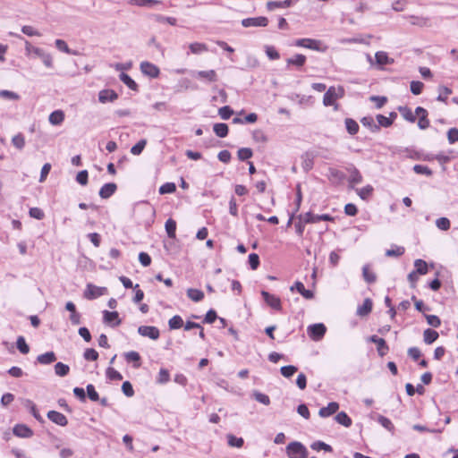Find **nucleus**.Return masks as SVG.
<instances>
[{"mask_svg":"<svg viewBox=\"0 0 458 458\" xmlns=\"http://www.w3.org/2000/svg\"><path fill=\"white\" fill-rule=\"evenodd\" d=\"M293 46L304 47L321 53L326 52L327 49V47L325 46L321 40L310 38H298L293 43Z\"/></svg>","mask_w":458,"mask_h":458,"instance_id":"1","label":"nucleus"},{"mask_svg":"<svg viewBox=\"0 0 458 458\" xmlns=\"http://www.w3.org/2000/svg\"><path fill=\"white\" fill-rule=\"evenodd\" d=\"M344 96V89L342 86H339L337 89L330 87L324 94L323 104L325 106H335V109H337L338 105L336 104V99L342 98Z\"/></svg>","mask_w":458,"mask_h":458,"instance_id":"2","label":"nucleus"},{"mask_svg":"<svg viewBox=\"0 0 458 458\" xmlns=\"http://www.w3.org/2000/svg\"><path fill=\"white\" fill-rule=\"evenodd\" d=\"M286 454L289 458H307L308 450L305 445L299 441H293L286 446Z\"/></svg>","mask_w":458,"mask_h":458,"instance_id":"3","label":"nucleus"},{"mask_svg":"<svg viewBox=\"0 0 458 458\" xmlns=\"http://www.w3.org/2000/svg\"><path fill=\"white\" fill-rule=\"evenodd\" d=\"M299 219L303 220L305 224H316L320 221H333L334 217L329 214L314 215L312 212L309 211L303 215H300Z\"/></svg>","mask_w":458,"mask_h":458,"instance_id":"4","label":"nucleus"},{"mask_svg":"<svg viewBox=\"0 0 458 458\" xmlns=\"http://www.w3.org/2000/svg\"><path fill=\"white\" fill-rule=\"evenodd\" d=\"M309 336L314 341H319L327 332V327L323 323L310 325L307 328Z\"/></svg>","mask_w":458,"mask_h":458,"instance_id":"5","label":"nucleus"},{"mask_svg":"<svg viewBox=\"0 0 458 458\" xmlns=\"http://www.w3.org/2000/svg\"><path fill=\"white\" fill-rule=\"evenodd\" d=\"M140 69L144 75L152 79L157 78L160 74L159 68L156 64L148 61L141 62L140 64Z\"/></svg>","mask_w":458,"mask_h":458,"instance_id":"6","label":"nucleus"},{"mask_svg":"<svg viewBox=\"0 0 458 458\" xmlns=\"http://www.w3.org/2000/svg\"><path fill=\"white\" fill-rule=\"evenodd\" d=\"M345 170L349 174L348 182L352 186L362 182L363 176L353 164H348Z\"/></svg>","mask_w":458,"mask_h":458,"instance_id":"7","label":"nucleus"},{"mask_svg":"<svg viewBox=\"0 0 458 458\" xmlns=\"http://www.w3.org/2000/svg\"><path fill=\"white\" fill-rule=\"evenodd\" d=\"M138 333L141 336L148 337L151 340H157L160 336L159 329L154 326H140L138 327Z\"/></svg>","mask_w":458,"mask_h":458,"instance_id":"8","label":"nucleus"},{"mask_svg":"<svg viewBox=\"0 0 458 458\" xmlns=\"http://www.w3.org/2000/svg\"><path fill=\"white\" fill-rule=\"evenodd\" d=\"M268 24V19L264 16L245 18L242 21V25L249 27H266Z\"/></svg>","mask_w":458,"mask_h":458,"instance_id":"9","label":"nucleus"},{"mask_svg":"<svg viewBox=\"0 0 458 458\" xmlns=\"http://www.w3.org/2000/svg\"><path fill=\"white\" fill-rule=\"evenodd\" d=\"M106 292V287L96 286L92 284H88L84 292V297L88 300H94Z\"/></svg>","mask_w":458,"mask_h":458,"instance_id":"10","label":"nucleus"},{"mask_svg":"<svg viewBox=\"0 0 458 458\" xmlns=\"http://www.w3.org/2000/svg\"><path fill=\"white\" fill-rule=\"evenodd\" d=\"M261 295L265 301V302L271 307L272 309L276 310H282V303L279 297L269 293L267 291H261Z\"/></svg>","mask_w":458,"mask_h":458,"instance_id":"11","label":"nucleus"},{"mask_svg":"<svg viewBox=\"0 0 458 458\" xmlns=\"http://www.w3.org/2000/svg\"><path fill=\"white\" fill-rule=\"evenodd\" d=\"M415 114L419 116L418 127L420 130L428 129L430 125L429 120L428 118V111L421 106H417L415 109Z\"/></svg>","mask_w":458,"mask_h":458,"instance_id":"12","label":"nucleus"},{"mask_svg":"<svg viewBox=\"0 0 458 458\" xmlns=\"http://www.w3.org/2000/svg\"><path fill=\"white\" fill-rule=\"evenodd\" d=\"M368 341L377 344V353L380 357L385 356L389 350V347L386 344L385 339L380 338L376 335H370L368 338Z\"/></svg>","mask_w":458,"mask_h":458,"instance_id":"13","label":"nucleus"},{"mask_svg":"<svg viewBox=\"0 0 458 458\" xmlns=\"http://www.w3.org/2000/svg\"><path fill=\"white\" fill-rule=\"evenodd\" d=\"M306 56L302 54H295L293 56L286 59V67L294 66L297 70H301L306 64Z\"/></svg>","mask_w":458,"mask_h":458,"instance_id":"14","label":"nucleus"},{"mask_svg":"<svg viewBox=\"0 0 458 458\" xmlns=\"http://www.w3.org/2000/svg\"><path fill=\"white\" fill-rule=\"evenodd\" d=\"M47 419L51 420L53 423L61 426L65 427L68 424L67 418L61 412L56 411H49L47 414Z\"/></svg>","mask_w":458,"mask_h":458,"instance_id":"15","label":"nucleus"},{"mask_svg":"<svg viewBox=\"0 0 458 458\" xmlns=\"http://www.w3.org/2000/svg\"><path fill=\"white\" fill-rule=\"evenodd\" d=\"M13 433L22 438H29L33 436V430L25 424H16L13 428Z\"/></svg>","mask_w":458,"mask_h":458,"instance_id":"16","label":"nucleus"},{"mask_svg":"<svg viewBox=\"0 0 458 458\" xmlns=\"http://www.w3.org/2000/svg\"><path fill=\"white\" fill-rule=\"evenodd\" d=\"M103 319L105 323L109 324L112 327H117L122 323L117 311L104 310Z\"/></svg>","mask_w":458,"mask_h":458,"instance_id":"17","label":"nucleus"},{"mask_svg":"<svg viewBox=\"0 0 458 458\" xmlns=\"http://www.w3.org/2000/svg\"><path fill=\"white\" fill-rule=\"evenodd\" d=\"M117 190V185L114 182L105 183L99 190V196L101 199H106L113 196Z\"/></svg>","mask_w":458,"mask_h":458,"instance_id":"18","label":"nucleus"},{"mask_svg":"<svg viewBox=\"0 0 458 458\" xmlns=\"http://www.w3.org/2000/svg\"><path fill=\"white\" fill-rule=\"evenodd\" d=\"M33 57H38L39 59H41L42 63L44 64V65L47 68H52L53 67V58H52V55L46 52L44 49L42 48H38V49H36L35 50V54L33 55Z\"/></svg>","mask_w":458,"mask_h":458,"instance_id":"19","label":"nucleus"},{"mask_svg":"<svg viewBox=\"0 0 458 458\" xmlns=\"http://www.w3.org/2000/svg\"><path fill=\"white\" fill-rule=\"evenodd\" d=\"M118 98V94L114 89H102L98 93V100L101 103L114 102Z\"/></svg>","mask_w":458,"mask_h":458,"instance_id":"20","label":"nucleus"},{"mask_svg":"<svg viewBox=\"0 0 458 458\" xmlns=\"http://www.w3.org/2000/svg\"><path fill=\"white\" fill-rule=\"evenodd\" d=\"M339 409V404L336 402L329 403L326 407L320 408L318 415L322 418L329 417L335 414Z\"/></svg>","mask_w":458,"mask_h":458,"instance_id":"21","label":"nucleus"},{"mask_svg":"<svg viewBox=\"0 0 458 458\" xmlns=\"http://www.w3.org/2000/svg\"><path fill=\"white\" fill-rule=\"evenodd\" d=\"M298 0L269 1L267 3V9L274 11L276 8H288Z\"/></svg>","mask_w":458,"mask_h":458,"instance_id":"22","label":"nucleus"},{"mask_svg":"<svg viewBox=\"0 0 458 458\" xmlns=\"http://www.w3.org/2000/svg\"><path fill=\"white\" fill-rule=\"evenodd\" d=\"M372 307H373V302H372L371 299L366 298L364 300L363 303L361 305L358 306L356 314L360 317L368 316L371 312Z\"/></svg>","mask_w":458,"mask_h":458,"instance_id":"23","label":"nucleus"},{"mask_svg":"<svg viewBox=\"0 0 458 458\" xmlns=\"http://www.w3.org/2000/svg\"><path fill=\"white\" fill-rule=\"evenodd\" d=\"M194 76L198 79L206 80L208 82H216L217 81V74L215 70L198 71Z\"/></svg>","mask_w":458,"mask_h":458,"instance_id":"24","label":"nucleus"},{"mask_svg":"<svg viewBox=\"0 0 458 458\" xmlns=\"http://www.w3.org/2000/svg\"><path fill=\"white\" fill-rule=\"evenodd\" d=\"M375 59H376V64L380 67L383 65L394 64V59L390 58L388 56L387 53L384 52V51H377L375 54Z\"/></svg>","mask_w":458,"mask_h":458,"instance_id":"25","label":"nucleus"},{"mask_svg":"<svg viewBox=\"0 0 458 458\" xmlns=\"http://www.w3.org/2000/svg\"><path fill=\"white\" fill-rule=\"evenodd\" d=\"M56 360V355L54 352H47L45 353L39 354L37 357V362L42 365H49Z\"/></svg>","mask_w":458,"mask_h":458,"instance_id":"26","label":"nucleus"},{"mask_svg":"<svg viewBox=\"0 0 458 458\" xmlns=\"http://www.w3.org/2000/svg\"><path fill=\"white\" fill-rule=\"evenodd\" d=\"M23 405L30 411L31 415L38 421V422H44V419L39 414L36 404L30 399H25L23 402Z\"/></svg>","mask_w":458,"mask_h":458,"instance_id":"27","label":"nucleus"},{"mask_svg":"<svg viewBox=\"0 0 458 458\" xmlns=\"http://www.w3.org/2000/svg\"><path fill=\"white\" fill-rule=\"evenodd\" d=\"M361 124L368 128L371 132H378L379 125H377L372 116H364L360 119Z\"/></svg>","mask_w":458,"mask_h":458,"instance_id":"28","label":"nucleus"},{"mask_svg":"<svg viewBox=\"0 0 458 458\" xmlns=\"http://www.w3.org/2000/svg\"><path fill=\"white\" fill-rule=\"evenodd\" d=\"M327 178L330 181L340 182L343 180H344L345 174H344V172H342L336 168L329 167L328 173H327Z\"/></svg>","mask_w":458,"mask_h":458,"instance_id":"29","label":"nucleus"},{"mask_svg":"<svg viewBox=\"0 0 458 458\" xmlns=\"http://www.w3.org/2000/svg\"><path fill=\"white\" fill-rule=\"evenodd\" d=\"M397 109L406 121H408L409 123H415L416 114L412 113L410 107L406 106H398Z\"/></svg>","mask_w":458,"mask_h":458,"instance_id":"30","label":"nucleus"},{"mask_svg":"<svg viewBox=\"0 0 458 458\" xmlns=\"http://www.w3.org/2000/svg\"><path fill=\"white\" fill-rule=\"evenodd\" d=\"M438 333L431 328H427L423 332V341L426 344H431L438 338Z\"/></svg>","mask_w":458,"mask_h":458,"instance_id":"31","label":"nucleus"},{"mask_svg":"<svg viewBox=\"0 0 458 458\" xmlns=\"http://www.w3.org/2000/svg\"><path fill=\"white\" fill-rule=\"evenodd\" d=\"M411 23L419 27L430 26V19L423 16L410 15Z\"/></svg>","mask_w":458,"mask_h":458,"instance_id":"32","label":"nucleus"},{"mask_svg":"<svg viewBox=\"0 0 458 458\" xmlns=\"http://www.w3.org/2000/svg\"><path fill=\"white\" fill-rule=\"evenodd\" d=\"M64 113L62 110L53 111L48 117L49 123L53 125H59L64 122Z\"/></svg>","mask_w":458,"mask_h":458,"instance_id":"33","label":"nucleus"},{"mask_svg":"<svg viewBox=\"0 0 458 458\" xmlns=\"http://www.w3.org/2000/svg\"><path fill=\"white\" fill-rule=\"evenodd\" d=\"M119 79L131 90L138 91L139 86L138 84L125 72H121L119 75Z\"/></svg>","mask_w":458,"mask_h":458,"instance_id":"34","label":"nucleus"},{"mask_svg":"<svg viewBox=\"0 0 458 458\" xmlns=\"http://www.w3.org/2000/svg\"><path fill=\"white\" fill-rule=\"evenodd\" d=\"M335 420L337 423H339L346 428L351 427L352 424V419L349 417V415L345 411L338 412L335 415Z\"/></svg>","mask_w":458,"mask_h":458,"instance_id":"35","label":"nucleus"},{"mask_svg":"<svg viewBox=\"0 0 458 458\" xmlns=\"http://www.w3.org/2000/svg\"><path fill=\"white\" fill-rule=\"evenodd\" d=\"M213 131L216 136L220 138H225L228 135L229 128L226 123H217L214 124Z\"/></svg>","mask_w":458,"mask_h":458,"instance_id":"36","label":"nucleus"},{"mask_svg":"<svg viewBox=\"0 0 458 458\" xmlns=\"http://www.w3.org/2000/svg\"><path fill=\"white\" fill-rule=\"evenodd\" d=\"M344 124H345L346 131H348L349 134L355 135L358 133L360 126L354 119L345 118Z\"/></svg>","mask_w":458,"mask_h":458,"instance_id":"37","label":"nucleus"},{"mask_svg":"<svg viewBox=\"0 0 458 458\" xmlns=\"http://www.w3.org/2000/svg\"><path fill=\"white\" fill-rule=\"evenodd\" d=\"M55 45L59 51L66 53L68 55H77L79 54L78 51L71 49L66 44V42L63 39H56L55 41Z\"/></svg>","mask_w":458,"mask_h":458,"instance_id":"38","label":"nucleus"},{"mask_svg":"<svg viewBox=\"0 0 458 458\" xmlns=\"http://www.w3.org/2000/svg\"><path fill=\"white\" fill-rule=\"evenodd\" d=\"M187 296L191 301L199 302L204 299V293L201 290L196 288H189L187 290Z\"/></svg>","mask_w":458,"mask_h":458,"instance_id":"39","label":"nucleus"},{"mask_svg":"<svg viewBox=\"0 0 458 458\" xmlns=\"http://www.w3.org/2000/svg\"><path fill=\"white\" fill-rule=\"evenodd\" d=\"M165 229L169 238L174 239L176 234V222L173 218H168L165 224Z\"/></svg>","mask_w":458,"mask_h":458,"instance_id":"40","label":"nucleus"},{"mask_svg":"<svg viewBox=\"0 0 458 458\" xmlns=\"http://www.w3.org/2000/svg\"><path fill=\"white\" fill-rule=\"evenodd\" d=\"M124 357L127 362H134L133 367L138 369L140 366V355L135 351H131L124 353Z\"/></svg>","mask_w":458,"mask_h":458,"instance_id":"41","label":"nucleus"},{"mask_svg":"<svg viewBox=\"0 0 458 458\" xmlns=\"http://www.w3.org/2000/svg\"><path fill=\"white\" fill-rule=\"evenodd\" d=\"M310 448L317 452L321 451V450H323L325 452H328V453L333 452V447L330 445H328L321 440H317V441L313 442L310 445Z\"/></svg>","mask_w":458,"mask_h":458,"instance_id":"42","label":"nucleus"},{"mask_svg":"<svg viewBox=\"0 0 458 458\" xmlns=\"http://www.w3.org/2000/svg\"><path fill=\"white\" fill-rule=\"evenodd\" d=\"M414 267L415 270L413 271L417 272L418 275H426L428 272V263L421 259H418L414 261Z\"/></svg>","mask_w":458,"mask_h":458,"instance_id":"43","label":"nucleus"},{"mask_svg":"<svg viewBox=\"0 0 458 458\" xmlns=\"http://www.w3.org/2000/svg\"><path fill=\"white\" fill-rule=\"evenodd\" d=\"M439 94L437 97V100L446 103L447 97L452 94V89L446 86L440 85L437 89Z\"/></svg>","mask_w":458,"mask_h":458,"instance_id":"44","label":"nucleus"},{"mask_svg":"<svg viewBox=\"0 0 458 458\" xmlns=\"http://www.w3.org/2000/svg\"><path fill=\"white\" fill-rule=\"evenodd\" d=\"M377 420L383 428H385L386 430L394 434V426L388 418L383 415H378Z\"/></svg>","mask_w":458,"mask_h":458,"instance_id":"45","label":"nucleus"},{"mask_svg":"<svg viewBox=\"0 0 458 458\" xmlns=\"http://www.w3.org/2000/svg\"><path fill=\"white\" fill-rule=\"evenodd\" d=\"M70 372V367L67 364H64L63 362H57L55 365V373L58 377H65Z\"/></svg>","mask_w":458,"mask_h":458,"instance_id":"46","label":"nucleus"},{"mask_svg":"<svg viewBox=\"0 0 458 458\" xmlns=\"http://www.w3.org/2000/svg\"><path fill=\"white\" fill-rule=\"evenodd\" d=\"M147 145V140L141 139L131 148V153L134 156H139L142 153Z\"/></svg>","mask_w":458,"mask_h":458,"instance_id":"47","label":"nucleus"},{"mask_svg":"<svg viewBox=\"0 0 458 458\" xmlns=\"http://www.w3.org/2000/svg\"><path fill=\"white\" fill-rule=\"evenodd\" d=\"M362 276L368 284H373L377 280L375 273L369 270V265H364L362 267Z\"/></svg>","mask_w":458,"mask_h":458,"instance_id":"48","label":"nucleus"},{"mask_svg":"<svg viewBox=\"0 0 458 458\" xmlns=\"http://www.w3.org/2000/svg\"><path fill=\"white\" fill-rule=\"evenodd\" d=\"M16 347L22 354H27L30 352V346L27 344L26 340L22 335L18 336Z\"/></svg>","mask_w":458,"mask_h":458,"instance_id":"49","label":"nucleus"},{"mask_svg":"<svg viewBox=\"0 0 458 458\" xmlns=\"http://www.w3.org/2000/svg\"><path fill=\"white\" fill-rule=\"evenodd\" d=\"M176 191V185L174 182H165L159 187L158 192L161 195L171 194Z\"/></svg>","mask_w":458,"mask_h":458,"instance_id":"50","label":"nucleus"},{"mask_svg":"<svg viewBox=\"0 0 458 458\" xmlns=\"http://www.w3.org/2000/svg\"><path fill=\"white\" fill-rule=\"evenodd\" d=\"M374 188L372 185L368 184L358 191V195L363 200H367L373 193Z\"/></svg>","mask_w":458,"mask_h":458,"instance_id":"51","label":"nucleus"},{"mask_svg":"<svg viewBox=\"0 0 458 458\" xmlns=\"http://www.w3.org/2000/svg\"><path fill=\"white\" fill-rule=\"evenodd\" d=\"M183 320L179 315H174L173 318H171L168 321L169 328L172 330L179 329L182 327Z\"/></svg>","mask_w":458,"mask_h":458,"instance_id":"52","label":"nucleus"},{"mask_svg":"<svg viewBox=\"0 0 458 458\" xmlns=\"http://www.w3.org/2000/svg\"><path fill=\"white\" fill-rule=\"evenodd\" d=\"M297 370L298 368L294 365L283 366L280 369L282 376H284L286 378H290L291 377H293L294 373L297 372Z\"/></svg>","mask_w":458,"mask_h":458,"instance_id":"53","label":"nucleus"},{"mask_svg":"<svg viewBox=\"0 0 458 458\" xmlns=\"http://www.w3.org/2000/svg\"><path fill=\"white\" fill-rule=\"evenodd\" d=\"M237 156L241 161H246L253 156V151L250 148H241L237 152Z\"/></svg>","mask_w":458,"mask_h":458,"instance_id":"54","label":"nucleus"},{"mask_svg":"<svg viewBox=\"0 0 458 458\" xmlns=\"http://www.w3.org/2000/svg\"><path fill=\"white\" fill-rule=\"evenodd\" d=\"M228 445L232 447L240 448L243 445L244 440L242 437H237L233 435H227Z\"/></svg>","mask_w":458,"mask_h":458,"instance_id":"55","label":"nucleus"},{"mask_svg":"<svg viewBox=\"0 0 458 458\" xmlns=\"http://www.w3.org/2000/svg\"><path fill=\"white\" fill-rule=\"evenodd\" d=\"M405 251V249L402 246H392L391 249L386 250V256L387 257H400L402 256Z\"/></svg>","mask_w":458,"mask_h":458,"instance_id":"56","label":"nucleus"},{"mask_svg":"<svg viewBox=\"0 0 458 458\" xmlns=\"http://www.w3.org/2000/svg\"><path fill=\"white\" fill-rule=\"evenodd\" d=\"M106 375L109 380L119 381L123 379L122 374L112 367H108L106 369Z\"/></svg>","mask_w":458,"mask_h":458,"instance_id":"57","label":"nucleus"},{"mask_svg":"<svg viewBox=\"0 0 458 458\" xmlns=\"http://www.w3.org/2000/svg\"><path fill=\"white\" fill-rule=\"evenodd\" d=\"M412 170L418 174H424L426 176H431L433 174L432 170L427 165H415Z\"/></svg>","mask_w":458,"mask_h":458,"instance_id":"58","label":"nucleus"},{"mask_svg":"<svg viewBox=\"0 0 458 458\" xmlns=\"http://www.w3.org/2000/svg\"><path fill=\"white\" fill-rule=\"evenodd\" d=\"M376 119L377 121V124L379 125V128H388L393 124V119H389L386 116L380 114L376 115Z\"/></svg>","mask_w":458,"mask_h":458,"instance_id":"59","label":"nucleus"},{"mask_svg":"<svg viewBox=\"0 0 458 458\" xmlns=\"http://www.w3.org/2000/svg\"><path fill=\"white\" fill-rule=\"evenodd\" d=\"M87 395L92 402H98L99 400V394L96 391L95 386L92 384H89L86 386Z\"/></svg>","mask_w":458,"mask_h":458,"instance_id":"60","label":"nucleus"},{"mask_svg":"<svg viewBox=\"0 0 458 458\" xmlns=\"http://www.w3.org/2000/svg\"><path fill=\"white\" fill-rule=\"evenodd\" d=\"M253 396L257 402H259L264 405H268L270 403V398L266 394L260 393L259 391H254Z\"/></svg>","mask_w":458,"mask_h":458,"instance_id":"61","label":"nucleus"},{"mask_svg":"<svg viewBox=\"0 0 458 458\" xmlns=\"http://www.w3.org/2000/svg\"><path fill=\"white\" fill-rule=\"evenodd\" d=\"M424 88V84L421 81H412L410 84V89L411 92L413 95H420L422 92V89Z\"/></svg>","mask_w":458,"mask_h":458,"instance_id":"62","label":"nucleus"},{"mask_svg":"<svg viewBox=\"0 0 458 458\" xmlns=\"http://www.w3.org/2000/svg\"><path fill=\"white\" fill-rule=\"evenodd\" d=\"M436 225L442 231H447L450 229L451 223L447 217H440L436 220Z\"/></svg>","mask_w":458,"mask_h":458,"instance_id":"63","label":"nucleus"},{"mask_svg":"<svg viewBox=\"0 0 458 458\" xmlns=\"http://www.w3.org/2000/svg\"><path fill=\"white\" fill-rule=\"evenodd\" d=\"M12 143L18 149H22L25 146L24 136L21 133H18L17 135L13 137Z\"/></svg>","mask_w":458,"mask_h":458,"instance_id":"64","label":"nucleus"}]
</instances>
